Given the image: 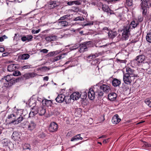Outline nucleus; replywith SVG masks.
<instances>
[{"label":"nucleus","instance_id":"nucleus-1","mask_svg":"<svg viewBox=\"0 0 151 151\" xmlns=\"http://www.w3.org/2000/svg\"><path fill=\"white\" fill-rule=\"evenodd\" d=\"M93 88L95 90L96 93H97V95L99 98H101L103 96L104 92L107 93L111 90L110 86L105 84H102L99 86L97 85L95 86Z\"/></svg>","mask_w":151,"mask_h":151},{"label":"nucleus","instance_id":"nucleus-2","mask_svg":"<svg viewBox=\"0 0 151 151\" xmlns=\"http://www.w3.org/2000/svg\"><path fill=\"white\" fill-rule=\"evenodd\" d=\"M35 104L34 103L32 108V110L30 111L29 116V117H33L37 113H38L40 116L44 115L46 112L45 109L43 107H40L37 108V106H35Z\"/></svg>","mask_w":151,"mask_h":151},{"label":"nucleus","instance_id":"nucleus-3","mask_svg":"<svg viewBox=\"0 0 151 151\" xmlns=\"http://www.w3.org/2000/svg\"><path fill=\"white\" fill-rule=\"evenodd\" d=\"M150 0H142L140 4L141 9L142 10V14L143 16H145L147 14V8H149L148 5Z\"/></svg>","mask_w":151,"mask_h":151},{"label":"nucleus","instance_id":"nucleus-4","mask_svg":"<svg viewBox=\"0 0 151 151\" xmlns=\"http://www.w3.org/2000/svg\"><path fill=\"white\" fill-rule=\"evenodd\" d=\"M13 76L12 75H8L4 78L7 81V83L4 84V86L6 87H10L16 82H17V80L12 77Z\"/></svg>","mask_w":151,"mask_h":151},{"label":"nucleus","instance_id":"nucleus-5","mask_svg":"<svg viewBox=\"0 0 151 151\" xmlns=\"http://www.w3.org/2000/svg\"><path fill=\"white\" fill-rule=\"evenodd\" d=\"M36 126V124L34 122L31 121L29 122H27L24 125V128L30 131H32L34 129Z\"/></svg>","mask_w":151,"mask_h":151},{"label":"nucleus","instance_id":"nucleus-6","mask_svg":"<svg viewBox=\"0 0 151 151\" xmlns=\"http://www.w3.org/2000/svg\"><path fill=\"white\" fill-rule=\"evenodd\" d=\"M126 69V73L124 74L126 75H129L134 78L139 77L137 74L135 73V71L133 69L129 67H127Z\"/></svg>","mask_w":151,"mask_h":151},{"label":"nucleus","instance_id":"nucleus-7","mask_svg":"<svg viewBox=\"0 0 151 151\" xmlns=\"http://www.w3.org/2000/svg\"><path fill=\"white\" fill-rule=\"evenodd\" d=\"M134 79V78L132 77L129 75H126L125 74H124L123 81L124 82L127 84H130L132 81Z\"/></svg>","mask_w":151,"mask_h":151},{"label":"nucleus","instance_id":"nucleus-8","mask_svg":"<svg viewBox=\"0 0 151 151\" xmlns=\"http://www.w3.org/2000/svg\"><path fill=\"white\" fill-rule=\"evenodd\" d=\"M97 95V93H96L95 90L93 88H90L88 92V96L89 99L91 100H93L95 97V95Z\"/></svg>","mask_w":151,"mask_h":151},{"label":"nucleus","instance_id":"nucleus-9","mask_svg":"<svg viewBox=\"0 0 151 151\" xmlns=\"http://www.w3.org/2000/svg\"><path fill=\"white\" fill-rule=\"evenodd\" d=\"M58 129V125L56 123L52 122L50 125L49 130L50 132H54L56 131Z\"/></svg>","mask_w":151,"mask_h":151},{"label":"nucleus","instance_id":"nucleus-10","mask_svg":"<svg viewBox=\"0 0 151 151\" xmlns=\"http://www.w3.org/2000/svg\"><path fill=\"white\" fill-rule=\"evenodd\" d=\"M123 30V32H122V40H126L128 38L130 30H129L124 27Z\"/></svg>","mask_w":151,"mask_h":151},{"label":"nucleus","instance_id":"nucleus-11","mask_svg":"<svg viewBox=\"0 0 151 151\" xmlns=\"http://www.w3.org/2000/svg\"><path fill=\"white\" fill-rule=\"evenodd\" d=\"M37 75L34 72L27 73H25L22 76L23 78L25 79H28L30 78H32Z\"/></svg>","mask_w":151,"mask_h":151},{"label":"nucleus","instance_id":"nucleus-12","mask_svg":"<svg viewBox=\"0 0 151 151\" xmlns=\"http://www.w3.org/2000/svg\"><path fill=\"white\" fill-rule=\"evenodd\" d=\"M24 115H20L19 117L17 116L16 119L12 122H11L10 124H18L21 122L24 118Z\"/></svg>","mask_w":151,"mask_h":151},{"label":"nucleus","instance_id":"nucleus-13","mask_svg":"<svg viewBox=\"0 0 151 151\" xmlns=\"http://www.w3.org/2000/svg\"><path fill=\"white\" fill-rule=\"evenodd\" d=\"M19 67V65L18 64H12L9 65L7 68V70L9 72H12L18 69Z\"/></svg>","mask_w":151,"mask_h":151},{"label":"nucleus","instance_id":"nucleus-14","mask_svg":"<svg viewBox=\"0 0 151 151\" xmlns=\"http://www.w3.org/2000/svg\"><path fill=\"white\" fill-rule=\"evenodd\" d=\"M88 42H84L80 45L79 52L81 53L88 50L87 43Z\"/></svg>","mask_w":151,"mask_h":151},{"label":"nucleus","instance_id":"nucleus-15","mask_svg":"<svg viewBox=\"0 0 151 151\" xmlns=\"http://www.w3.org/2000/svg\"><path fill=\"white\" fill-rule=\"evenodd\" d=\"M138 24V22L136 23L135 21H133L131 22L129 24H127L126 27H124L129 30H130V29L135 28Z\"/></svg>","mask_w":151,"mask_h":151},{"label":"nucleus","instance_id":"nucleus-16","mask_svg":"<svg viewBox=\"0 0 151 151\" xmlns=\"http://www.w3.org/2000/svg\"><path fill=\"white\" fill-rule=\"evenodd\" d=\"M119 117L118 114H116L113 117L111 121L113 124H116L120 121L121 119Z\"/></svg>","mask_w":151,"mask_h":151},{"label":"nucleus","instance_id":"nucleus-17","mask_svg":"<svg viewBox=\"0 0 151 151\" xmlns=\"http://www.w3.org/2000/svg\"><path fill=\"white\" fill-rule=\"evenodd\" d=\"M100 4L101 5L102 9L103 11L107 13H109L110 14H111V13L109 12L111 10L108 5L105 4H103L101 2Z\"/></svg>","mask_w":151,"mask_h":151},{"label":"nucleus","instance_id":"nucleus-18","mask_svg":"<svg viewBox=\"0 0 151 151\" xmlns=\"http://www.w3.org/2000/svg\"><path fill=\"white\" fill-rule=\"evenodd\" d=\"M12 138L14 141H19L20 139V136L19 133L17 132H13Z\"/></svg>","mask_w":151,"mask_h":151},{"label":"nucleus","instance_id":"nucleus-19","mask_svg":"<svg viewBox=\"0 0 151 151\" xmlns=\"http://www.w3.org/2000/svg\"><path fill=\"white\" fill-rule=\"evenodd\" d=\"M65 98V96L62 94H61L58 95L55 99V100L57 102L59 103H62L64 101Z\"/></svg>","mask_w":151,"mask_h":151},{"label":"nucleus","instance_id":"nucleus-20","mask_svg":"<svg viewBox=\"0 0 151 151\" xmlns=\"http://www.w3.org/2000/svg\"><path fill=\"white\" fill-rule=\"evenodd\" d=\"M71 96L72 99L73 100H76L78 99L81 96V94L78 92H75L73 93Z\"/></svg>","mask_w":151,"mask_h":151},{"label":"nucleus","instance_id":"nucleus-21","mask_svg":"<svg viewBox=\"0 0 151 151\" xmlns=\"http://www.w3.org/2000/svg\"><path fill=\"white\" fill-rule=\"evenodd\" d=\"M145 59V57L144 55H140L137 56L135 58L136 62L139 63H142Z\"/></svg>","mask_w":151,"mask_h":151},{"label":"nucleus","instance_id":"nucleus-22","mask_svg":"<svg viewBox=\"0 0 151 151\" xmlns=\"http://www.w3.org/2000/svg\"><path fill=\"white\" fill-rule=\"evenodd\" d=\"M117 97V94L114 93H111L108 95L109 99L112 101L116 99Z\"/></svg>","mask_w":151,"mask_h":151},{"label":"nucleus","instance_id":"nucleus-23","mask_svg":"<svg viewBox=\"0 0 151 151\" xmlns=\"http://www.w3.org/2000/svg\"><path fill=\"white\" fill-rule=\"evenodd\" d=\"M101 54V53L100 52L98 53H96L94 54H91L88 56H87V58L88 59H89L90 60H93L96 57H98L99 55H100Z\"/></svg>","mask_w":151,"mask_h":151},{"label":"nucleus","instance_id":"nucleus-24","mask_svg":"<svg viewBox=\"0 0 151 151\" xmlns=\"http://www.w3.org/2000/svg\"><path fill=\"white\" fill-rule=\"evenodd\" d=\"M57 38V36H49L46 37L45 40L47 42H51L56 40Z\"/></svg>","mask_w":151,"mask_h":151},{"label":"nucleus","instance_id":"nucleus-25","mask_svg":"<svg viewBox=\"0 0 151 151\" xmlns=\"http://www.w3.org/2000/svg\"><path fill=\"white\" fill-rule=\"evenodd\" d=\"M112 84L114 87L119 86L121 84V81L120 80L116 78H114L112 82Z\"/></svg>","mask_w":151,"mask_h":151},{"label":"nucleus","instance_id":"nucleus-26","mask_svg":"<svg viewBox=\"0 0 151 151\" xmlns=\"http://www.w3.org/2000/svg\"><path fill=\"white\" fill-rule=\"evenodd\" d=\"M57 6L55 1H51L50 2L48 5L49 9H52Z\"/></svg>","mask_w":151,"mask_h":151},{"label":"nucleus","instance_id":"nucleus-27","mask_svg":"<svg viewBox=\"0 0 151 151\" xmlns=\"http://www.w3.org/2000/svg\"><path fill=\"white\" fill-rule=\"evenodd\" d=\"M117 32L116 31H111L108 34L109 38L113 39L117 35Z\"/></svg>","mask_w":151,"mask_h":151},{"label":"nucleus","instance_id":"nucleus-28","mask_svg":"<svg viewBox=\"0 0 151 151\" xmlns=\"http://www.w3.org/2000/svg\"><path fill=\"white\" fill-rule=\"evenodd\" d=\"M81 134H79L76 135V136L73 137L71 139V141H73L79 139L82 140L83 138L80 136Z\"/></svg>","mask_w":151,"mask_h":151},{"label":"nucleus","instance_id":"nucleus-29","mask_svg":"<svg viewBox=\"0 0 151 151\" xmlns=\"http://www.w3.org/2000/svg\"><path fill=\"white\" fill-rule=\"evenodd\" d=\"M17 116L15 114H11L8 116L7 118L9 119H10L11 122L13 120H14L16 119Z\"/></svg>","mask_w":151,"mask_h":151},{"label":"nucleus","instance_id":"nucleus-30","mask_svg":"<svg viewBox=\"0 0 151 151\" xmlns=\"http://www.w3.org/2000/svg\"><path fill=\"white\" fill-rule=\"evenodd\" d=\"M72 99V97L70 95V96H65L64 101L66 104H68L71 102V99Z\"/></svg>","mask_w":151,"mask_h":151},{"label":"nucleus","instance_id":"nucleus-31","mask_svg":"<svg viewBox=\"0 0 151 151\" xmlns=\"http://www.w3.org/2000/svg\"><path fill=\"white\" fill-rule=\"evenodd\" d=\"M58 23L61 26L65 27L68 25V22L65 21H59L58 22Z\"/></svg>","mask_w":151,"mask_h":151},{"label":"nucleus","instance_id":"nucleus-32","mask_svg":"<svg viewBox=\"0 0 151 151\" xmlns=\"http://www.w3.org/2000/svg\"><path fill=\"white\" fill-rule=\"evenodd\" d=\"M146 39L147 42L151 43V32H149L147 34Z\"/></svg>","mask_w":151,"mask_h":151},{"label":"nucleus","instance_id":"nucleus-33","mask_svg":"<svg viewBox=\"0 0 151 151\" xmlns=\"http://www.w3.org/2000/svg\"><path fill=\"white\" fill-rule=\"evenodd\" d=\"M63 55H64V54H62L54 57V58L53 59L52 61L53 62H55L61 59L62 58V56Z\"/></svg>","mask_w":151,"mask_h":151},{"label":"nucleus","instance_id":"nucleus-34","mask_svg":"<svg viewBox=\"0 0 151 151\" xmlns=\"http://www.w3.org/2000/svg\"><path fill=\"white\" fill-rule=\"evenodd\" d=\"M58 54V51L51 52H49L47 55L48 56L51 57L52 56L56 55Z\"/></svg>","mask_w":151,"mask_h":151},{"label":"nucleus","instance_id":"nucleus-35","mask_svg":"<svg viewBox=\"0 0 151 151\" xmlns=\"http://www.w3.org/2000/svg\"><path fill=\"white\" fill-rule=\"evenodd\" d=\"M145 102L149 107H151V99H147L145 100Z\"/></svg>","mask_w":151,"mask_h":151},{"label":"nucleus","instance_id":"nucleus-36","mask_svg":"<svg viewBox=\"0 0 151 151\" xmlns=\"http://www.w3.org/2000/svg\"><path fill=\"white\" fill-rule=\"evenodd\" d=\"M30 55L28 54H24L22 55L21 57V58L23 60L27 59L29 58Z\"/></svg>","mask_w":151,"mask_h":151},{"label":"nucleus","instance_id":"nucleus-37","mask_svg":"<svg viewBox=\"0 0 151 151\" xmlns=\"http://www.w3.org/2000/svg\"><path fill=\"white\" fill-rule=\"evenodd\" d=\"M81 94V96L82 95L81 98L83 100L85 99L87 96V92H84L82 93V94Z\"/></svg>","mask_w":151,"mask_h":151},{"label":"nucleus","instance_id":"nucleus-38","mask_svg":"<svg viewBox=\"0 0 151 151\" xmlns=\"http://www.w3.org/2000/svg\"><path fill=\"white\" fill-rule=\"evenodd\" d=\"M126 3L128 6H131L133 4L132 0H126Z\"/></svg>","mask_w":151,"mask_h":151},{"label":"nucleus","instance_id":"nucleus-39","mask_svg":"<svg viewBox=\"0 0 151 151\" xmlns=\"http://www.w3.org/2000/svg\"><path fill=\"white\" fill-rule=\"evenodd\" d=\"M70 15H65L63 16L60 17V19H59V20H63L65 19H66L68 18V17H70Z\"/></svg>","mask_w":151,"mask_h":151},{"label":"nucleus","instance_id":"nucleus-40","mask_svg":"<svg viewBox=\"0 0 151 151\" xmlns=\"http://www.w3.org/2000/svg\"><path fill=\"white\" fill-rule=\"evenodd\" d=\"M21 73L18 70H16L13 73V75L14 76H18L19 75H21Z\"/></svg>","mask_w":151,"mask_h":151},{"label":"nucleus","instance_id":"nucleus-41","mask_svg":"<svg viewBox=\"0 0 151 151\" xmlns=\"http://www.w3.org/2000/svg\"><path fill=\"white\" fill-rule=\"evenodd\" d=\"M31 67V65H24L23 66L21 67V69L22 70L26 69H29Z\"/></svg>","mask_w":151,"mask_h":151},{"label":"nucleus","instance_id":"nucleus-42","mask_svg":"<svg viewBox=\"0 0 151 151\" xmlns=\"http://www.w3.org/2000/svg\"><path fill=\"white\" fill-rule=\"evenodd\" d=\"M73 1V4L77 5H80L81 4L82 1L81 0H78Z\"/></svg>","mask_w":151,"mask_h":151},{"label":"nucleus","instance_id":"nucleus-43","mask_svg":"<svg viewBox=\"0 0 151 151\" xmlns=\"http://www.w3.org/2000/svg\"><path fill=\"white\" fill-rule=\"evenodd\" d=\"M102 32H106V33H108V34H109V32H110L109 31V30L108 28H107V27H104L103 28L102 30Z\"/></svg>","mask_w":151,"mask_h":151},{"label":"nucleus","instance_id":"nucleus-44","mask_svg":"<svg viewBox=\"0 0 151 151\" xmlns=\"http://www.w3.org/2000/svg\"><path fill=\"white\" fill-rule=\"evenodd\" d=\"M143 146L145 148L149 147L150 149H151V145L148 144L147 142H145Z\"/></svg>","mask_w":151,"mask_h":151},{"label":"nucleus","instance_id":"nucleus-45","mask_svg":"<svg viewBox=\"0 0 151 151\" xmlns=\"http://www.w3.org/2000/svg\"><path fill=\"white\" fill-rule=\"evenodd\" d=\"M84 19V18L83 17H78L74 19V21H78V20H80V21H83Z\"/></svg>","mask_w":151,"mask_h":151},{"label":"nucleus","instance_id":"nucleus-46","mask_svg":"<svg viewBox=\"0 0 151 151\" xmlns=\"http://www.w3.org/2000/svg\"><path fill=\"white\" fill-rule=\"evenodd\" d=\"M50 68L46 66H44L40 68V70L42 71H45L46 70H49Z\"/></svg>","mask_w":151,"mask_h":151},{"label":"nucleus","instance_id":"nucleus-47","mask_svg":"<svg viewBox=\"0 0 151 151\" xmlns=\"http://www.w3.org/2000/svg\"><path fill=\"white\" fill-rule=\"evenodd\" d=\"M93 24V21H90V22H87V23L86 24H84V26H91Z\"/></svg>","mask_w":151,"mask_h":151},{"label":"nucleus","instance_id":"nucleus-48","mask_svg":"<svg viewBox=\"0 0 151 151\" xmlns=\"http://www.w3.org/2000/svg\"><path fill=\"white\" fill-rule=\"evenodd\" d=\"M30 145L27 144H25L23 146V148L24 149H30Z\"/></svg>","mask_w":151,"mask_h":151},{"label":"nucleus","instance_id":"nucleus-49","mask_svg":"<svg viewBox=\"0 0 151 151\" xmlns=\"http://www.w3.org/2000/svg\"><path fill=\"white\" fill-rule=\"evenodd\" d=\"M27 40L28 41H30L32 40L33 37L31 35H27L26 36Z\"/></svg>","mask_w":151,"mask_h":151},{"label":"nucleus","instance_id":"nucleus-50","mask_svg":"<svg viewBox=\"0 0 151 151\" xmlns=\"http://www.w3.org/2000/svg\"><path fill=\"white\" fill-rule=\"evenodd\" d=\"M40 31V29H38L37 30H35V29H33L32 31V32L33 34H37L39 33Z\"/></svg>","mask_w":151,"mask_h":151},{"label":"nucleus","instance_id":"nucleus-51","mask_svg":"<svg viewBox=\"0 0 151 151\" xmlns=\"http://www.w3.org/2000/svg\"><path fill=\"white\" fill-rule=\"evenodd\" d=\"M46 105L47 106L50 105L51 104L52 102L51 101V100H46Z\"/></svg>","mask_w":151,"mask_h":151},{"label":"nucleus","instance_id":"nucleus-52","mask_svg":"<svg viewBox=\"0 0 151 151\" xmlns=\"http://www.w3.org/2000/svg\"><path fill=\"white\" fill-rule=\"evenodd\" d=\"M117 61L119 62L120 63H126L127 62V60H121L119 59H117Z\"/></svg>","mask_w":151,"mask_h":151},{"label":"nucleus","instance_id":"nucleus-53","mask_svg":"<svg viewBox=\"0 0 151 151\" xmlns=\"http://www.w3.org/2000/svg\"><path fill=\"white\" fill-rule=\"evenodd\" d=\"M21 39L22 40L23 42L25 41H26L27 40V36H23L21 38Z\"/></svg>","mask_w":151,"mask_h":151},{"label":"nucleus","instance_id":"nucleus-54","mask_svg":"<svg viewBox=\"0 0 151 151\" xmlns=\"http://www.w3.org/2000/svg\"><path fill=\"white\" fill-rule=\"evenodd\" d=\"M48 51V50L46 49H44L42 50L41 51V52H43L44 53H47Z\"/></svg>","mask_w":151,"mask_h":151},{"label":"nucleus","instance_id":"nucleus-55","mask_svg":"<svg viewBox=\"0 0 151 151\" xmlns=\"http://www.w3.org/2000/svg\"><path fill=\"white\" fill-rule=\"evenodd\" d=\"M67 4L68 5H72L73 4V1H68L67 3Z\"/></svg>","mask_w":151,"mask_h":151},{"label":"nucleus","instance_id":"nucleus-56","mask_svg":"<svg viewBox=\"0 0 151 151\" xmlns=\"http://www.w3.org/2000/svg\"><path fill=\"white\" fill-rule=\"evenodd\" d=\"M4 51V48L2 47H0V52H2Z\"/></svg>","mask_w":151,"mask_h":151},{"label":"nucleus","instance_id":"nucleus-57","mask_svg":"<svg viewBox=\"0 0 151 151\" xmlns=\"http://www.w3.org/2000/svg\"><path fill=\"white\" fill-rule=\"evenodd\" d=\"M9 54L8 52H4L3 53L2 55L3 57H5L7 56Z\"/></svg>","mask_w":151,"mask_h":151},{"label":"nucleus","instance_id":"nucleus-58","mask_svg":"<svg viewBox=\"0 0 151 151\" xmlns=\"http://www.w3.org/2000/svg\"><path fill=\"white\" fill-rule=\"evenodd\" d=\"M49 79L48 76H45L43 78V80L45 81H47Z\"/></svg>","mask_w":151,"mask_h":151},{"label":"nucleus","instance_id":"nucleus-59","mask_svg":"<svg viewBox=\"0 0 151 151\" xmlns=\"http://www.w3.org/2000/svg\"><path fill=\"white\" fill-rule=\"evenodd\" d=\"M46 99H45V100H43L42 101V104H45V105L46 104Z\"/></svg>","mask_w":151,"mask_h":151},{"label":"nucleus","instance_id":"nucleus-60","mask_svg":"<svg viewBox=\"0 0 151 151\" xmlns=\"http://www.w3.org/2000/svg\"><path fill=\"white\" fill-rule=\"evenodd\" d=\"M109 138L107 139H104L103 141V143H104V141H105V143H106L107 142H108V140Z\"/></svg>","mask_w":151,"mask_h":151},{"label":"nucleus","instance_id":"nucleus-61","mask_svg":"<svg viewBox=\"0 0 151 151\" xmlns=\"http://www.w3.org/2000/svg\"><path fill=\"white\" fill-rule=\"evenodd\" d=\"M106 136L105 135H103L101 137H99V139L101 138H106Z\"/></svg>","mask_w":151,"mask_h":151},{"label":"nucleus","instance_id":"nucleus-62","mask_svg":"<svg viewBox=\"0 0 151 151\" xmlns=\"http://www.w3.org/2000/svg\"><path fill=\"white\" fill-rule=\"evenodd\" d=\"M14 1L16 2H20L22 1V0H14Z\"/></svg>","mask_w":151,"mask_h":151},{"label":"nucleus","instance_id":"nucleus-63","mask_svg":"<svg viewBox=\"0 0 151 151\" xmlns=\"http://www.w3.org/2000/svg\"><path fill=\"white\" fill-rule=\"evenodd\" d=\"M4 40V39H3V38L2 37H0V42H2Z\"/></svg>","mask_w":151,"mask_h":151},{"label":"nucleus","instance_id":"nucleus-64","mask_svg":"<svg viewBox=\"0 0 151 151\" xmlns=\"http://www.w3.org/2000/svg\"><path fill=\"white\" fill-rule=\"evenodd\" d=\"M2 37L3 38V39H4H4H7V37L5 35H4Z\"/></svg>","mask_w":151,"mask_h":151}]
</instances>
